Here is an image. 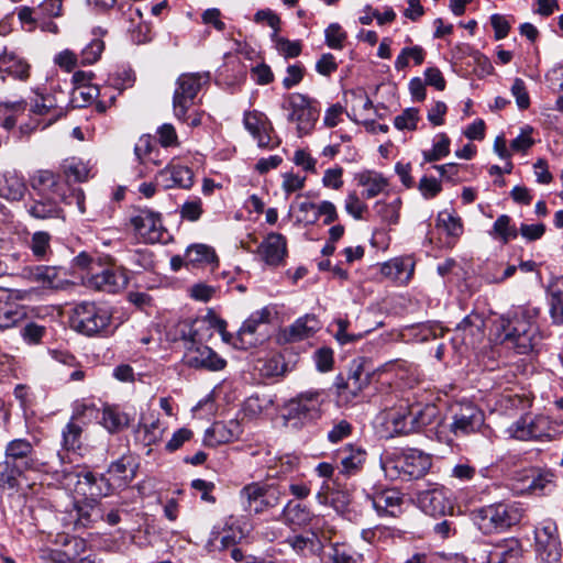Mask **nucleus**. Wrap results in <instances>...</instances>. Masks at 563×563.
Wrapping results in <instances>:
<instances>
[{
	"mask_svg": "<svg viewBox=\"0 0 563 563\" xmlns=\"http://www.w3.org/2000/svg\"><path fill=\"white\" fill-rule=\"evenodd\" d=\"M371 499L374 509L380 516L396 517L400 512L402 498L396 489L376 492Z\"/></svg>",
	"mask_w": 563,
	"mask_h": 563,
	"instance_id": "72a5a7b5",
	"label": "nucleus"
},
{
	"mask_svg": "<svg viewBox=\"0 0 563 563\" xmlns=\"http://www.w3.org/2000/svg\"><path fill=\"white\" fill-rule=\"evenodd\" d=\"M511 93L516 98L519 109L525 110L530 106V98L526 88V84L521 78H516L511 86Z\"/></svg>",
	"mask_w": 563,
	"mask_h": 563,
	"instance_id": "0e129e2a",
	"label": "nucleus"
},
{
	"mask_svg": "<svg viewBox=\"0 0 563 563\" xmlns=\"http://www.w3.org/2000/svg\"><path fill=\"white\" fill-rule=\"evenodd\" d=\"M66 183L51 170H37L31 177V194L25 202L26 212L37 220L64 219L62 200H66Z\"/></svg>",
	"mask_w": 563,
	"mask_h": 563,
	"instance_id": "f257e3e1",
	"label": "nucleus"
},
{
	"mask_svg": "<svg viewBox=\"0 0 563 563\" xmlns=\"http://www.w3.org/2000/svg\"><path fill=\"white\" fill-rule=\"evenodd\" d=\"M272 312L267 307L254 311L242 324L238 331L233 345L236 349L247 350L262 342L264 335L257 336L261 327L266 325L271 321Z\"/></svg>",
	"mask_w": 563,
	"mask_h": 563,
	"instance_id": "4468645a",
	"label": "nucleus"
},
{
	"mask_svg": "<svg viewBox=\"0 0 563 563\" xmlns=\"http://www.w3.org/2000/svg\"><path fill=\"white\" fill-rule=\"evenodd\" d=\"M532 324L526 311L515 312L511 318L500 319L501 342L514 343L523 353L531 347Z\"/></svg>",
	"mask_w": 563,
	"mask_h": 563,
	"instance_id": "9b49d317",
	"label": "nucleus"
},
{
	"mask_svg": "<svg viewBox=\"0 0 563 563\" xmlns=\"http://www.w3.org/2000/svg\"><path fill=\"white\" fill-rule=\"evenodd\" d=\"M358 183L365 187L363 197L367 199L376 197L387 186V180L383 176L369 172L361 174Z\"/></svg>",
	"mask_w": 563,
	"mask_h": 563,
	"instance_id": "c03bdc74",
	"label": "nucleus"
},
{
	"mask_svg": "<svg viewBox=\"0 0 563 563\" xmlns=\"http://www.w3.org/2000/svg\"><path fill=\"white\" fill-rule=\"evenodd\" d=\"M209 81L208 71L186 73L178 77L173 96V111L178 120H187V112L195 106L197 95Z\"/></svg>",
	"mask_w": 563,
	"mask_h": 563,
	"instance_id": "20e7f679",
	"label": "nucleus"
},
{
	"mask_svg": "<svg viewBox=\"0 0 563 563\" xmlns=\"http://www.w3.org/2000/svg\"><path fill=\"white\" fill-rule=\"evenodd\" d=\"M548 423L544 417H536L529 421L526 418H521L512 426L514 437L521 441L550 440L551 437L545 430Z\"/></svg>",
	"mask_w": 563,
	"mask_h": 563,
	"instance_id": "cd10ccee",
	"label": "nucleus"
},
{
	"mask_svg": "<svg viewBox=\"0 0 563 563\" xmlns=\"http://www.w3.org/2000/svg\"><path fill=\"white\" fill-rule=\"evenodd\" d=\"M282 516L287 523L298 527L309 525L313 518L308 507L291 500L283 508Z\"/></svg>",
	"mask_w": 563,
	"mask_h": 563,
	"instance_id": "4c0bfd02",
	"label": "nucleus"
},
{
	"mask_svg": "<svg viewBox=\"0 0 563 563\" xmlns=\"http://www.w3.org/2000/svg\"><path fill=\"white\" fill-rule=\"evenodd\" d=\"M242 537V530L234 525L232 517H230L223 525L213 526L205 549L209 553L225 552L233 545H238Z\"/></svg>",
	"mask_w": 563,
	"mask_h": 563,
	"instance_id": "dca6fc26",
	"label": "nucleus"
},
{
	"mask_svg": "<svg viewBox=\"0 0 563 563\" xmlns=\"http://www.w3.org/2000/svg\"><path fill=\"white\" fill-rule=\"evenodd\" d=\"M284 492L279 486L251 483L239 493L240 500L245 511L261 515L279 505Z\"/></svg>",
	"mask_w": 563,
	"mask_h": 563,
	"instance_id": "423d86ee",
	"label": "nucleus"
},
{
	"mask_svg": "<svg viewBox=\"0 0 563 563\" xmlns=\"http://www.w3.org/2000/svg\"><path fill=\"white\" fill-rule=\"evenodd\" d=\"M452 422L450 431L455 437L467 435L483 423L482 411L472 402H460L452 407Z\"/></svg>",
	"mask_w": 563,
	"mask_h": 563,
	"instance_id": "ddd939ff",
	"label": "nucleus"
},
{
	"mask_svg": "<svg viewBox=\"0 0 563 563\" xmlns=\"http://www.w3.org/2000/svg\"><path fill=\"white\" fill-rule=\"evenodd\" d=\"M418 189L424 199H432L442 190V186L438 179L423 176L419 181Z\"/></svg>",
	"mask_w": 563,
	"mask_h": 563,
	"instance_id": "69168bd1",
	"label": "nucleus"
},
{
	"mask_svg": "<svg viewBox=\"0 0 563 563\" xmlns=\"http://www.w3.org/2000/svg\"><path fill=\"white\" fill-rule=\"evenodd\" d=\"M30 278L51 289H64L68 284L62 267L38 265L30 269Z\"/></svg>",
	"mask_w": 563,
	"mask_h": 563,
	"instance_id": "2f4dec72",
	"label": "nucleus"
},
{
	"mask_svg": "<svg viewBox=\"0 0 563 563\" xmlns=\"http://www.w3.org/2000/svg\"><path fill=\"white\" fill-rule=\"evenodd\" d=\"M82 428L71 420L64 427L62 431V446L63 449L70 451L80 448L81 444Z\"/></svg>",
	"mask_w": 563,
	"mask_h": 563,
	"instance_id": "de8ad7c7",
	"label": "nucleus"
},
{
	"mask_svg": "<svg viewBox=\"0 0 563 563\" xmlns=\"http://www.w3.org/2000/svg\"><path fill=\"white\" fill-rule=\"evenodd\" d=\"M108 474L110 475L109 478H107L104 475H96L91 472H82L77 474V484L79 487L84 485L88 487V490L84 492L85 495L89 494L90 496H107L112 490V484L110 483L111 478H117L120 481L119 485H125L129 482L124 459L112 462L108 468Z\"/></svg>",
	"mask_w": 563,
	"mask_h": 563,
	"instance_id": "9d476101",
	"label": "nucleus"
},
{
	"mask_svg": "<svg viewBox=\"0 0 563 563\" xmlns=\"http://www.w3.org/2000/svg\"><path fill=\"white\" fill-rule=\"evenodd\" d=\"M244 128L257 141V145L264 148H274L279 145V141L273 142V125L265 113L252 110L245 111L243 115Z\"/></svg>",
	"mask_w": 563,
	"mask_h": 563,
	"instance_id": "f3484780",
	"label": "nucleus"
},
{
	"mask_svg": "<svg viewBox=\"0 0 563 563\" xmlns=\"http://www.w3.org/2000/svg\"><path fill=\"white\" fill-rule=\"evenodd\" d=\"M523 510L516 504H492L473 511V520L484 534L505 532L520 522Z\"/></svg>",
	"mask_w": 563,
	"mask_h": 563,
	"instance_id": "7ed1b4c3",
	"label": "nucleus"
},
{
	"mask_svg": "<svg viewBox=\"0 0 563 563\" xmlns=\"http://www.w3.org/2000/svg\"><path fill=\"white\" fill-rule=\"evenodd\" d=\"M187 264L203 265L218 262L214 250L206 244H194L188 246L185 253Z\"/></svg>",
	"mask_w": 563,
	"mask_h": 563,
	"instance_id": "a19ab883",
	"label": "nucleus"
},
{
	"mask_svg": "<svg viewBox=\"0 0 563 563\" xmlns=\"http://www.w3.org/2000/svg\"><path fill=\"white\" fill-rule=\"evenodd\" d=\"M46 334V328L35 322H27L21 329V336L27 344H40Z\"/></svg>",
	"mask_w": 563,
	"mask_h": 563,
	"instance_id": "4d7b16f0",
	"label": "nucleus"
},
{
	"mask_svg": "<svg viewBox=\"0 0 563 563\" xmlns=\"http://www.w3.org/2000/svg\"><path fill=\"white\" fill-rule=\"evenodd\" d=\"M184 361L185 364L191 368L206 369L210 372L222 371L227 365V361L224 358L203 344L186 346Z\"/></svg>",
	"mask_w": 563,
	"mask_h": 563,
	"instance_id": "a211bd4d",
	"label": "nucleus"
},
{
	"mask_svg": "<svg viewBox=\"0 0 563 563\" xmlns=\"http://www.w3.org/2000/svg\"><path fill=\"white\" fill-rule=\"evenodd\" d=\"M418 503L420 508L432 517L445 516L453 510V503L449 497V490L442 486L420 492L418 494Z\"/></svg>",
	"mask_w": 563,
	"mask_h": 563,
	"instance_id": "6ab92c4d",
	"label": "nucleus"
},
{
	"mask_svg": "<svg viewBox=\"0 0 563 563\" xmlns=\"http://www.w3.org/2000/svg\"><path fill=\"white\" fill-rule=\"evenodd\" d=\"M550 316L553 324L563 325V291L555 290L550 295Z\"/></svg>",
	"mask_w": 563,
	"mask_h": 563,
	"instance_id": "052dcab7",
	"label": "nucleus"
},
{
	"mask_svg": "<svg viewBox=\"0 0 563 563\" xmlns=\"http://www.w3.org/2000/svg\"><path fill=\"white\" fill-rule=\"evenodd\" d=\"M324 391L320 389L302 391L287 401L285 418L296 421V424L316 421L322 415L321 407L324 404Z\"/></svg>",
	"mask_w": 563,
	"mask_h": 563,
	"instance_id": "39448f33",
	"label": "nucleus"
},
{
	"mask_svg": "<svg viewBox=\"0 0 563 563\" xmlns=\"http://www.w3.org/2000/svg\"><path fill=\"white\" fill-rule=\"evenodd\" d=\"M181 339L187 343L186 346L200 345L203 341L212 336L208 324L202 318H197L190 322H185L180 330Z\"/></svg>",
	"mask_w": 563,
	"mask_h": 563,
	"instance_id": "f704fd0d",
	"label": "nucleus"
},
{
	"mask_svg": "<svg viewBox=\"0 0 563 563\" xmlns=\"http://www.w3.org/2000/svg\"><path fill=\"white\" fill-rule=\"evenodd\" d=\"M401 199L395 198L390 202L377 201L374 210L384 223L397 224L400 217Z\"/></svg>",
	"mask_w": 563,
	"mask_h": 563,
	"instance_id": "79ce46f5",
	"label": "nucleus"
},
{
	"mask_svg": "<svg viewBox=\"0 0 563 563\" xmlns=\"http://www.w3.org/2000/svg\"><path fill=\"white\" fill-rule=\"evenodd\" d=\"M129 416L112 407L102 411V424L111 433H115L129 426Z\"/></svg>",
	"mask_w": 563,
	"mask_h": 563,
	"instance_id": "37998d69",
	"label": "nucleus"
},
{
	"mask_svg": "<svg viewBox=\"0 0 563 563\" xmlns=\"http://www.w3.org/2000/svg\"><path fill=\"white\" fill-rule=\"evenodd\" d=\"M536 551L540 563H560L561 549L559 539L536 538Z\"/></svg>",
	"mask_w": 563,
	"mask_h": 563,
	"instance_id": "58836bf2",
	"label": "nucleus"
},
{
	"mask_svg": "<svg viewBox=\"0 0 563 563\" xmlns=\"http://www.w3.org/2000/svg\"><path fill=\"white\" fill-rule=\"evenodd\" d=\"M45 465L37 455L35 442L26 438L10 440L0 461V489L18 490L27 472H42Z\"/></svg>",
	"mask_w": 563,
	"mask_h": 563,
	"instance_id": "f03ea898",
	"label": "nucleus"
},
{
	"mask_svg": "<svg viewBox=\"0 0 563 563\" xmlns=\"http://www.w3.org/2000/svg\"><path fill=\"white\" fill-rule=\"evenodd\" d=\"M380 273L387 278L406 284L413 274V263L410 260L393 258L383 264Z\"/></svg>",
	"mask_w": 563,
	"mask_h": 563,
	"instance_id": "c9c22d12",
	"label": "nucleus"
},
{
	"mask_svg": "<svg viewBox=\"0 0 563 563\" xmlns=\"http://www.w3.org/2000/svg\"><path fill=\"white\" fill-rule=\"evenodd\" d=\"M111 320V313L95 302L77 303L70 318L73 328L85 335L91 336L104 330Z\"/></svg>",
	"mask_w": 563,
	"mask_h": 563,
	"instance_id": "6e6552de",
	"label": "nucleus"
},
{
	"mask_svg": "<svg viewBox=\"0 0 563 563\" xmlns=\"http://www.w3.org/2000/svg\"><path fill=\"white\" fill-rule=\"evenodd\" d=\"M103 504L91 496L74 501L75 525L82 528L93 527L97 522L104 518Z\"/></svg>",
	"mask_w": 563,
	"mask_h": 563,
	"instance_id": "5701e85b",
	"label": "nucleus"
},
{
	"mask_svg": "<svg viewBox=\"0 0 563 563\" xmlns=\"http://www.w3.org/2000/svg\"><path fill=\"white\" fill-rule=\"evenodd\" d=\"M51 235L45 231H37L33 233L29 247L32 254L38 260H45L48 252H51Z\"/></svg>",
	"mask_w": 563,
	"mask_h": 563,
	"instance_id": "09e8293b",
	"label": "nucleus"
},
{
	"mask_svg": "<svg viewBox=\"0 0 563 563\" xmlns=\"http://www.w3.org/2000/svg\"><path fill=\"white\" fill-rule=\"evenodd\" d=\"M455 338L467 346H476L485 335V319L481 313L471 312L454 328Z\"/></svg>",
	"mask_w": 563,
	"mask_h": 563,
	"instance_id": "4be33fe9",
	"label": "nucleus"
},
{
	"mask_svg": "<svg viewBox=\"0 0 563 563\" xmlns=\"http://www.w3.org/2000/svg\"><path fill=\"white\" fill-rule=\"evenodd\" d=\"M450 153V139L445 134H440V140L433 145L431 151L423 152L424 161L437 162Z\"/></svg>",
	"mask_w": 563,
	"mask_h": 563,
	"instance_id": "13d9d810",
	"label": "nucleus"
},
{
	"mask_svg": "<svg viewBox=\"0 0 563 563\" xmlns=\"http://www.w3.org/2000/svg\"><path fill=\"white\" fill-rule=\"evenodd\" d=\"M27 317L24 306L10 299L4 291H0V330L13 328Z\"/></svg>",
	"mask_w": 563,
	"mask_h": 563,
	"instance_id": "7c9ffc66",
	"label": "nucleus"
},
{
	"mask_svg": "<svg viewBox=\"0 0 563 563\" xmlns=\"http://www.w3.org/2000/svg\"><path fill=\"white\" fill-rule=\"evenodd\" d=\"M130 224L135 234L150 244L161 242L166 233L162 214L147 208L136 209L130 217Z\"/></svg>",
	"mask_w": 563,
	"mask_h": 563,
	"instance_id": "f8f14e48",
	"label": "nucleus"
},
{
	"mask_svg": "<svg viewBox=\"0 0 563 563\" xmlns=\"http://www.w3.org/2000/svg\"><path fill=\"white\" fill-rule=\"evenodd\" d=\"M319 329L318 319L313 314H306L282 329L277 335V341L282 344L300 342L311 338Z\"/></svg>",
	"mask_w": 563,
	"mask_h": 563,
	"instance_id": "412c9836",
	"label": "nucleus"
},
{
	"mask_svg": "<svg viewBox=\"0 0 563 563\" xmlns=\"http://www.w3.org/2000/svg\"><path fill=\"white\" fill-rule=\"evenodd\" d=\"M388 428L395 434H408L410 432L409 408L390 411L386 421Z\"/></svg>",
	"mask_w": 563,
	"mask_h": 563,
	"instance_id": "a18cd8bd",
	"label": "nucleus"
},
{
	"mask_svg": "<svg viewBox=\"0 0 563 563\" xmlns=\"http://www.w3.org/2000/svg\"><path fill=\"white\" fill-rule=\"evenodd\" d=\"M104 49V43L100 38H93L87 44L80 53V64L91 65L95 64L101 56Z\"/></svg>",
	"mask_w": 563,
	"mask_h": 563,
	"instance_id": "3c124183",
	"label": "nucleus"
},
{
	"mask_svg": "<svg viewBox=\"0 0 563 563\" xmlns=\"http://www.w3.org/2000/svg\"><path fill=\"white\" fill-rule=\"evenodd\" d=\"M316 536L312 537H305L301 534H296L288 537L286 539V543L298 554L306 555L307 551L313 552L314 550V542Z\"/></svg>",
	"mask_w": 563,
	"mask_h": 563,
	"instance_id": "5fc2aeb1",
	"label": "nucleus"
},
{
	"mask_svg": "<svg viewBox=\"0 0 563 563\" xmlns=\"http://www.w3.org/2000/svg\"><path fill=\"white\" fill-rule=\"evenodd\" d=\"M419 120V111L416 108H408L397 115L394 124L398 130H415Z\"/></svg>",
	"mask_w": 563,
	"mask_h": 563,
	"instance_id": "680f3d73",
	"label": "nucleus"
},
{
	"mask_svg": "<svg viewBox=\"0 0 563 563\" xmlns=\"http://www.w3.org/2000/svg\"><path fill=\"white\" fill-rule=\"evenodd\" d=\"M165 428L162 426L159 418L152 417L150 421L140 422L137 432L143 433L141 441L145 446L159 443L163 439Z\"/></svg>",
	"mask_w": 563,
	"mask_h": 563,
	"instance_id": "ea45409f",
	"label": "nucleus"
},
{
	"mask_svg": "<svg viewBox=\"0 0 563 563\" xmlns=\"http://www.w3.org/2000/svg\"><path fill=\"white\" fill-rule=\"evenodd\" d=\"M63 1L62 0H44L36 8V15L41 20L48 18H57L62 14Z\"/></svg>",
	"mask_w": 563,
	"mask_h": 563,
	"instance_id": "e2e57ef3",
	"label": "nucleus"
},
{
	"mask_svg": "<svg viewBox=\"0 0 563 563\" xmlns=\"http://www.w3.org/2000/svg\"><path fill=\"white\" fill-rule=\"evenodd\" d=\"M156 183L164 188L189 189L194 185V173L186 166L168 165L158 173Z\"/></svg>",
	"mask_w": 563,
	"mask_h": 563,
	"instance_id": "bb28decb",
	"label": "nucleus"
},
{
	"mask_svg": "<svg viewBox=\"0 0 563 563\" xmlns=\"http://www.w3.org/2000/svg\"><path fill=\"white\" fill-rule=\"evenodd\" d=\"M261 258L269 266H278L287 254L286 239L280 233H269L258 246Z\"/></svg>",
	"mask_w": 563,
	"mask_h": 563,
	"instance_id": "a878e982",
	"label": "nucleus"
},
{
	"mask_svg": "<svg viewBox=\"0 0 563 563\" xmlns=\"http://www.w3.org/2000/svg\"><path fill=\"white\" fill-rule=\"evenodd\" d=\"M272 41L276 51L285 58H295L301 54L302 44L299 40L290 41L273 32Z\"/></svg>",
	"mask_w": 563,
	"mask_h": 563,
	"instance_id": "49530a36",
	"label": "nucleus"
},
{
	"mask_svg": "<svg viewBox=\"0 0 563 563\" xmlns=\"http://www.w3.org/2000/svg\"><path fill=\"white\" fill-rule=\"evenodd\" d=\"M330 559L332 563H356L351 550L345 544L335 543L332 545Z\"/></svg>",
	"mask_w": 563,
	"mask_h": 563,
	"instance_id": "774afa93",
	"label": "nucleus"
},
{
	"mask_svg": "<svg viewBox=\"0 0 563 563\" xmlns=\"http://www.w3.org/2000/svg\"><path fill=\"white\" fill-rule=\"evenodd\" d=\"M351 494L347 492V490H336V492H333L332 493V496H331V506L333 507V509L346 517V518H351Z\"/></svg>",
	"mask_w": 563,
	"mask_h": 563,
	"instance_id": "864d4df0",
	"label": "nucleus"
},
{
	"mask_svg": "<svg viewBox=\"0 0 563 563\" xmlns=\"http://www.w3.org/2000/svg\"><path fill=\"white\" fill-rule=\"evenodd\" d=\"M522 556V543L517 538L501 540L489 553L490 563H521Z\"/></svg>",
	"mask_w": 563,
	"mask_h": 563,
	"instance_id": "c756f323",
	"label": "nucleus"
},
{
	"mask_svg": "<svg viewBox=\"0 0 563 563\" xmlns=\"http://www.w3.org/2000/svg\"><path fill=\"white\" fill-rule=\"evenodd\" d=\"M438 224L439 227H442L450 236L457 238L463 233L461 218L449 211H441L439 213Z\"/></svg>",
	"mask_w": 563,
	"mask_h": 563,
	"instance_id": "8fccbe9b",
	"label": "nucleus"
},
{
	"mask_svg": "<svg viewBox=\"0 0 563 563\" xmlns=\"http://www.w3.org/2000/svg\"><path fill=\"white\" fill-rule=\"evenodd\" d=\"M510 221L509 216L501 214L497 218L493 227L494 232L501 238L504 243L517 236V230L510 225Z\"/></svg>",
	"mask_w": 563,
	"mask_h": 563,
	"instance_id": "6e6d98bb",
	"label": "nucleus"
},
{
	"mask_svg": "<svg viewBox=\"0 0 563 563\" xmlns=\"http://www.w3.org/2000/svg\"><path fill=\"white\" fill-rule=\"evenodd\" d=\"M242 434V427L238 420L217 421L207 431L205 443L216 446L238 440Z\"/></svg>",
	"mask_w": 563,
	"mask_h": 563,
	"instance_id": "393cba45",
	"label": "nucleus"
},
{
	"mask_svg": "<svg viewBox=\"0 0 563 563\" xmlns=\"http://www.w3.org/2000/svg\"><path fill=\"white\" fill-rule=\"evenodd\" d=\"M81 278L86 287L110 294L119 292L129 283L125 268L106 261H101L91 275H82Z\"/></svg>",
	"mask_w": 563,
	"mask_h": 563,
	"instance_id": "1a4fd4ad",
	"label": "nucleus"
},
{
	"mask_svg": "<svg viewBox=\"0 0 563 563\" xmlns=\"http://www.w3.org/2000/svg\"><path fill=\"white\" fill-rule=\"evenodd\" d=\"M26 185L24 177L15 169L5 170L0 176V197L19 201L24 197Z\"/></svg>",
	"mask_w": 563,
	"mask_h": 563,
	"instance_id": "473e14b6",
	"label": "nucleus"
},
{
	"mask_svg": "<svg viewBox=\"0 0 563 563\" xmlns=\"http://www.w3.org/2000/svg\"><path fill=\"white\" fill-rule=\"evenodd\" d=\"M305 68L300 64L289 65L286 69V76L283 79L285 89H291L297 86L303 78Z\"/></svg>",
	"mask_w": 563,
	"mask_h": 563,
	"instance_id": "338daca9",
	"label": "nucleus"
},
{
	"mask_svg": "<svg viewBox=\"0 0 563 563\" xmlns=\"http://www.w3.org/2000/svg\"><path fill=\"white\" fill-rule=\"evenodd\" d=\"M318 221L317 205L309 201L298 203L297 222L312 225Z\"/></svg>",
	"mask_w": 563,
	"mask_h": 563,
	"instance_id": "bf43d9fd",
	"label": "nucleus"
},
{
	"mask_svg": "<svg viewBox=\"0 0 563 563\" xmlns=\"http://www.w3.org/2000/svg\"><path fill=\"white\" fill-rule=\"evenodd\" d=\"M282 108L289 112L287 120L296 123L299 136L307 135L313 130L319 118V110L308 96L299 92L289 93L285 97Z\"/></svg>",
	"mask_w": 563,
	"mask_h": 563,
	"instance_id": "0eeeda50",
	"label": "nucleus"
},
{
	"mask_svg": "<svg viewBox=\"0 0 563 563\" xmlns=\"http://www.w3.org/2000/svg\"><path fill=\"white\" fill-rule=\"evenodd\" d=\"M410 432H417L433 423L438 417V408L434 405H415L409 407Z\"/></svg>",
	"mask_w": 563,
	"mask_h": 563,
	"instance_id": "e433bc0d",
	"label": "nucleus"
},
{
	"mask_svg": "<svg viewBox=\"0 0 563 563\" xmlns=\"http://www.w3.org/2000/svg\"><path fill=\"white\" fill-rule=\"evenodd\" d=\"M432 465L431 456L417 449L405 451L396 461L395 468L402 479L421 478Z\"/></svg>",
	"mask_w": 563,
	"mask_h": 563,
	"instance_id": "2eb2a0df",
	"label": "nucleus"
},
{
	"mask_svg": "<svg viewBox=\"0 0 563 563\" xmlns=\"http://www.w3.org/2000/svg\"><path fill=\"white\" fill-rule=\"evenodd\" d=\"M366 451L357 444H346L336 452L340 473L344 476L357 474L366 461Z\"/></svg>",
	"mask_w": 563,
	"mask_h": 563,
	"instance_id": "b1692460",
	"label": "nucleus"
},
{
	"mask_svg": "<svg viewBox=\"0 0 563 563\" xmlns=\"http://www.w3.org/2000/svg\"><path fill=\"white\" fill-rule=\"evenodd\" d=\"M30 64L13 51L7 47L0 53V74L2 80L4 75L14 79L26 80L30 77Z\"/></svg>",
	"mask_w": 563,
	"mask_h": 563,
	"instance_id": "c85d7f7f",
	"label": "nucleus"
},
{
	"mask_svg": "<svg viewBox=\"0 0 563 563\" xmlns=\"http://www.w3.org/2000/svg\"><path fill=\"white\" fill-rule=\"evenodd\" d=\"M324 35L327 45L333 49H341L347 36L339 23H331L325 29Z\"/></svg>",
	"mask_w": 563,
	"mask_h": 563,
	"instance_id": "603ef678",
	"label": "nucleus"
},
{
	"mask_svg": "<svg viewBox=\"0 0 563 563\" xmlns=\"http://www.w3.org/2000/svg\"><path fill=\"white\" fill-rule=\"evenodd\" d=\"M369 373L365 371L361 362L354 361L351 364L347 377L338 376L335 386L340 396L346 399L355 398L369 383Z\"/></svg>",
	"mask_w": 563,
	"mask_h": 563,
	"instance_id": "aec40b11",
	"label": "nucleus"
}]
</instances>
